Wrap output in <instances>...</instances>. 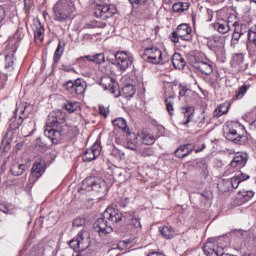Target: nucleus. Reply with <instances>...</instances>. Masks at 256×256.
I'll list each match as a JSON object with an SVG mask.
<instances>
[{"mask_svg": "<svg viewBox=\"0 0 256 256\" xmlns=\"http://www.w3.org/2000/svg\"><path fill=\"white\" fill-rule=\"evenodd\" d=\"M187 91H188L187 87L180 86V92H179L180 97H185V95H187Z\"/></svg>", "mask_w": 256, "mask_h": 256, "instance_id": "bf43d9fd", "label": "nucleus"}, {"mask_svg": "<svg viewBox=\"0 0 256 256\" xmlns=\"http://www.w3.org/2000/svg\"><path fill=\"white\" fill-rule=\"evenodd\" d=\"M54 19L63 23L65 21V0H58L53 7Z\"/></svg>", "mask_w": 256, "mask_h": 256, "instance_id": "f3484780", "label": "nucleus"}, {"mask_svg": "<svg viewBox=\"0 0 256 256\" xmlns=\"http://www.w3.org/2000/svg\"><path fill=\"white\" fill-rule=\"evenodd\" d=\"M130 225L134 227V229H141V218L134 216L130 219Z\"/></svg>", "mask_w": 256, "mask_h": 256, "instance_id": "49530a36", "label": "nucleus"}, {"mask_svg": "<svg viewBox=\"0 0 256 256\" xmlns=\"http://www.w3.org/2000/svg\"><path fill=\"white\" fill-rule=\"evenodd\" d=\"M203 250L206 256H219V243L215 239H209Z\"/></svg>", "mask_w": 256, "mask_h": 256, "instance_id": "a211bd4d", "label": "nucleus"}, {"mask_svg": "<svg viewBox=\"0 0 256 256\" xmlns=\"http://www.w3.org/2000/svg\"><path fill=\"white\" fill-rule=\"evenodd\" d=\"M101 155V144L99 142H95L90 148H88L83 156V161L86 163H90V161H95L97 157Z\"/></svg>", "mask_w": 256, "mask_h": 256, "instance_id": "2eb2a0df", "label": "nucleus"}, {"mask_svg": "<svg viewBox=\"0 0 256 256\" xmlns=\"http://www.w3.org/2000/svg\"><path fill=\"white\" fill-rule=\"evenodd\" d=\"M45 169H47V164L43 158H39L35 161L31 169V179L37 181L39 177H42L43 173H45Z\"/></svg>", "mask_w": 256, "mask_h": 256, "instance_id": "4468645a", "label": "nucleus"}, {"mask_svg": "<svg viewBox=\"0 0 256 256\" xmlns=\"http://www.w3.org/2000/svg\"><path fill=\"white\" fill-rule=\"evenodd\" d=\"M148 256H165V254L160 253V252H152V253L148 254Z\"/></svg>", "mask_w": 256, "mask_h": 256, "instance_id": "0e129e2a", "label": "nucleus"}, {"mask_svg": "<svg viewBox=\"0 0 256 256\" xmlns=\"http://www.w3.org/2000/svg\"><path fill=\"white\" fill-rule=\"evenodd\" d=\"M99 111L100 115H102L103 117H107V115H109V107L100 106Z\"/></svg>", "mask_w": 256, "mask_h": 256, "instance_id": "5fc2aeb1", "label": "nucleus"}, {"mask_svg": "<svg viewBox=\"0 0 256 256\" xmlns=\"http://www.w3.org/2000/svg\"><path fill=\"white\" fill-rule=\"evenodd\" d=\"M105 1H107V0H94V2L96 3V5H98V7H99V5H103L101 3H105Z\"/></svg>", "mask_w": 256, "mask_h": 256, "instance_id": "69168bd1", "label": "nucleus"}, {"mask_svg": "<svg viewBox=\"0 0 256 256\" xmlns=\"http://www.w3.org/2000/svg\"><path fill=\"white\" fill-rule=\"evenodd\" d=\"M144 61L159 65V63H165L167 60L163 59V52L157 47H150L144 50Z\"/></svg>", "mask_w": 256, "mask_h": 256, "instance_id": "423d86ee", "label": "nucleus"}, {"mask_svg": "<svg viewBox=\"0 0 256 256\" xmlns=\"http://www.w3.org/2000/svg\"><path fill=\"white\" fill-rule=\"evenodd\" d=\"M115 59V66L117 67L118 71H120V73H125V71L129 69L131 65H133L134 61L133 54L127 51L116 52Z\"/></svg>", "mask_w": 256, "mask_h": 256, "instance_id": "20e7f679", "label": "nucleus"}, {"mask_svg": "<svg viewBox=\"0 0 256 256\" xmlns=\"http://www.w3.org/2000/svg\"><path fill=\"white\" fill-rule=\"evenodd\" d=\"M7 17V10H5V7L0 6V28L5 25V19Z\"/></svg>", "mask_w": 256, "mask_h": 256, "instance_id": "09e8293b", "label": "nucleus"}, {"mask_svg": "<svg viewBox=\"0 0 256 256\" xmlns=\"http://www.w3.org/2000/svg\"><path fill=\"white\" fill-rule=\"evenodd\" d=\"M82 187L85 191H96L97 193L107 191V183L103 178H95L94 180L87 178L82 181Z\"/></svg>", "mask_w": 256, "mask_h": 256, "instance_id": "39448f33", "label": "nucleus"}, {"mask_svg": "<svg viewBox=\"0 0 256 256\" xmlns=\"http://www.w3.org/2000/svg\"><path fill=\"white\" fill-rule=\"evenodd\" d=\"M100 85L106 91H110L114 97H121V90H119V85L111 76H103L100 80Z\"/></svg>", "mask_w": 256, "mask_h": 256, "instance_id": "9d476101", "label": "nucleus"}, {"mask_svg": "<svg viewBox=\"0 0 256 256\" xmlns=\"http://www.w3.org/2000/svg\"><path fill=\"white\" fill-rule=\"evenodd\" d=\"M231 107V104L229 102H224L220 104L215 110H214V117H221L222 115H225L226 113H229V108Z\"/></svg>", "mask_w": 256, "mask_h": 256, "instance_id": "2f4dec72", "label": "nucleus"}, {"mask_svg": "<svg viewBox=\"0 0 256 256\" xmlns=\"http://www.w3.org/2000/svg\"><path fill=\"white\" fill-rule=\"evenodd\" d=\"M248 40L256 46V25L248 30Z\"/></svg>", "mask_w": 256, "mask_h": 256, "instance_id": "37998d69", "label": "nucleus"}, {"mask_svg": "<svg viewBox=\"0 0 256 256\" xmlns=\"http://www.w3.org/2000/svg\"><path fill=\"white\" fill-rule=\"evenodd\" d=\"M227 23L228 25H232V27H234V32L232 34L233 41H239V39H241V35H243V32L241 31V25H239V18H237V14H231L228 17Z\"/></svg>", "mask_w": 256, "mask_h": 256, "instance_id": "dca6fc26", "label": "nucleus"}, {"mask_svg": "<svg viewBox=\"0 0 256 256\" xmlns=\"http://www.w3.org/2000/svg\"><path fill=\"white\" fill-rule=\"evenodd\" d=\"M6 53L4 69H6V71H13V65H15V53H17V44H8L6 46Z\"/></svg>", "mask_w": 256, "mask_h": 256, "instance_id": "9b49d317", "label": "nucleus"}, {"mask_svg": "<svg viewBox=\"0 0 256 256\" xmlns=\"http://www.w3.org/2000/svg\"><path fill=\"white\" fill-rule=\"evenodd\" d=\"M124 247H127V242L121 241L118 243V249H125Z\"/></svg>", "mask_w": 256, "mask_h": 256, "instance_id": "052dcab7", "label": "nucleus"}, {"mask_svg": "<svg viewBox=\"0 0 256 256\" xmlns=\"http://www.w3.org/2000/svg\"><path fill=\"white\" fill-rule=\"evenodd\" d=\"M240 180L239 178L234 175L232 178L224 181V184L228 186V189H237L239 187Z\"/></svg>", "mask_w": 256, "mask_h": 256, "instance_id": "58836bf2", "label": "nucleus"}, {"mask_svg": "<svg viewBox=\"0 0 256 256\" xmlns=\"http://www.w3.org/2000/svg\"><path fill=\"white\" fill-rule=\"evenodd\" d=\"M215 29H217L218 33H228V31L231 29V26H229V23L225 20H220L215 24Z\"/></svg>", "mask_w": 256, "mask_h": 256, "instance_id": "72a5a7b5", "label": "nucleus"}, {"mask_svg": "<svg viewBox=\"0 0 256 256\" xmlns=\"http://www.w3.org/2000/svg\"><path fill=\"white\" fill-rule=\"evenodd\" d=\"M172 10L173 13H185V11L189 10V3L183 1L173 2Z\"/></svg>", "mask_w": 256, "mask_h": 256, "instance_id": "c756f323", "label": "nucleus"}, {"mask_svg": "<svg viewBox=\"0 0 256 256\" xmlns=\"http://www.w3.org/2000/svg\"><path fill=\"white\" fill-rule=\"evenodd\" d=\"M239 125L237 124H229L224 128V136L228 141H233V143H238V145H241V143L245 142V136L237 133V128Z\"/></svg>", "mask_w": 256, "mask_h": 256, "instance_id": "6e6552de", "label": "nucleus"}, {"mask_svg": "<svg viewBox=\"0 0 256 256\" xmlns=\"http://www.w3.org/2000/svg\"><path fill=\"white\" fill-rule=\"evenodd\" d=\"M136 139H129V141H137V139H141L144 145H153L155 143V137L149 133L142 132L140 135H136Z\"/></svg>", "mask_w": 256, "mask_h": 256, "instance_id": "cd10ccee", "label": "nucleus"}, {"mask_svg": "<svg viewBox=\"0 0 256 256\" xmlns=\"http://www.w3.org/2000/svg\"><path fill=\"white\" fill-rule=\"evenodd\" d=\"M34 25V39L35 41H40V43H43V39H45V28L43 27V24H41V21H37Z\"/></svg>", "mask_w": 256, "mask_h": 256, "instance_id": "a878e982", "label": "nucleus"}, {"mask_svg": "<svg viewBox=\"0 0 256 256\" xmlns=\"http://www.w3.org/2000/svg\"><path fill=\"white\" fill-rule=\"evenodd\" d=\"M166 109L169 115H173V111H175V108H173V96L166 99Z\"/></svg>", "mask_w": 256, "mask_h": 256, "instance_id": "c03bdc74", "label": "nucleus"}, {"mask_svg": "<svg viewBox=\"0 0 256 256\" xmlns=\"http://www.w3.org/2000/svg\"><path fill=\"white\" fill-rule=\"evenodd\" d=\"M131 5H145L147 0H128Z\"/></svg>", "mask_w": 256, "mask_h": 256, "instance_id": "6e6d98bb", "label": "nucleus"}, {"mask_svg": "<svg viewBox=\"0 0 256 256\" xmlns=\"http://www.w3.org/2000/svg\"><path fill=\"white\" fill-rule=\"evenodd\" d=\"M89 245H91V241L89 240V237L83 234V232H79L77 238L72 239L69 242V246L71 247V249L78 253L89 249Z\"/></svg>", "mask_w": 256, "mask_h": 256, "instance_id": "0eeeda50", "label": "nucleus"}, {"mask_svg": "<svg viewBox=\"0 0 256 256\" xmlns=\"http://www.w3.org/2000/svg\"><path fill=\"white\" fill-rule=\"evenodd\" d=\"M249 160V156L244 152H236L233 160L231 161V167H245L247 165V161Z\"/></svg>", "mask_w": 256, "mask_h": 256, "instance_id": "4be33fe9", "label": "nucleus"}, {"mask_svg": "<svg viewBox=\"0 0 256 256\" xmlns=\"http://www.w3.org/2000/svg\"><path fill=\"white\" fill-rule=\"evenodd\" d=\"M248 90L249 85H243L242 87H240L236 94V99H243V97H245V93H247Z\"/></svg>", "mask_w": 256, "mask_h": 256, "instance_id": "a18cd8bd", "label": "nucleus"}, {"mask_svg": "<svg viewBox=\"0 0 256 256\" xmlns=\"http://www.w3.org/2000/svg\"><path fill=\"white\" fill-rule=\"evenodd\" d=\"M114 127H118V129H121L126 135L127 139H137V134L131 133L129 131V127H127V121L124 118H116L113 120Z\"/></svg>", "mask_w": 256, "mask_h": 256, "instance_id": "aec40b11", "label": "nucleus"}, {"mask_svg": "<svg viewBox=\"0 0 256 256\" xmlns=\"http://www.w3.org/2000/svg\"><path fill=\"white\" fill-rule=\"evenodd\" d=\"M123 220V214L116 208L109 206L103 213V217L96 221L95 229L100 235H107L113 232Z\"/></svg>", "mask_w": 256, "mask_h": 256, "instance_id": "f257e3e1", "label": "nucleus"}, {"mask_svg": "<svg viewBox=\"0 0 256 256\" xmlns=\"http://www.w3.org/2000/svg\"><path fill=\"white\" fill-rule=\"evenodd\" d=\"M66 11H68L69 15L75 13V4L72 0H66Z\"/></svg>", "mask_w": 256, "mask_h": 256, "instance_id": "8fccbe9b", "label": "nucleus"}, {"mask_svg": "<svg viewBox=\"0 0 256 256\" xmlns=\"http://www.w3.org/2000/svg\"><path fill=\"white\" fill-rule=\"evenodd\" d=\"M77 63L79 67L85 68L87 67V63H89V58H87V56H82L77 59Z\"/></svg>", "mask_w": 256, "mask_h": 256, "instance_id": "603ef678", "label": "nucleus"}, {"mask_svg": "<svg viewBox=\"0 0 256 256\" xmlns=\"http://www.w3.org/2000/svg\"><path fill=\"white\" fill-rule=\"evenodd\" d=\"M194 67L204 75H211L213 73V66L206 61H196Z\"/></svg>", "mask_w": 256, "mask_h": 256, "instance_id": "b1692460", "label": "nucleus"}, {"mask_svg": "<svg viewBox=\"0 0 256 256\" xmlns=\"http://www.w3.org/2000/svg\"><path fill=\"white\" fill-rule=\"evenodd\" d=\"M6 81H7V76H5V74L0 76V89H5Z\"/></svg>", "mask_w": 256, "mask_h": 256, "instance_id": "4d7b16f0", "label": "nucleus"}, {"mask_svg": "<svg viewBox=\"0 0 256 256\" xmlns=\"http://www.w3.org/2000/svg\"><path fill=\"white\" fill-rule=\"evenodd\" d=\"M25 37V29L18 28L16 33L14 34V38L17 39V41H21Z\"/></svg>", "mask_w": 256, "mask_h": 256, "instance_id": "3c124183", "label": "nucleus"}, {"mask_svg": "<svg viewBox=\"0 0 256 256\" xmlns=\"http://www.w3.org/2000/svg\"><path fill=\"white\" fill-rule=\"evenodd\" d=\"M117 13V7L115 5H99L95 9V15L98 19H109Z\"/></svg>", "mask_w": 256, "mask_h": 256, "instance_id": "f8f14e48", "label": "nucleus"}, {"mask_svg": "<svg viewBox=\"0 0 256 256\" xmlns=\"http://www.w3.org/2000/svg\"><path fill=\"white\" fill-rule=\"evenodd\" d=\"M65 109L66 111H68V113H75L77 111H79V109H81V105L79 104V102H67L65 105Z\"/></svg>", "mask_w": 256, "mask_h": 256, "instance_id": "ea45409f", "label": "nucleus"}, {"mask_svg": "<svg viewBox=\"0 0 256 256\" xmlns=\"http://www.w3.org/2000/svg\"><path fill=\"white\" fill-rule=\"evenodd\" d=\"M172 63L175 69H184L186 65L185 58L179 53L172 56Z\"/></svg>", "mask_w": 256, "mask_h": 256, "instance_id": "c85d7f7f", "label": "nucleus"}, {"mask_svg": "<svg viewBox=\"0 0 256 256\" xmlns=\"http://www.w3.org/2000/svg\"><path fill=\"white\" fill-rule=\"evenodd\" d=\"M65 49L63 48V46H61V42H59L57 49L54 52V57H53V61L54 63H59L61 57L63 56Z\"/></svg>", "mask_w": 256, "mask_h": 256, "instance_id": "a19ab883", "label": "nucleus"}, {"mask_svg": "<svg viewBox=\"0 0 256 256\" xmlns=\"http://www.w3.org/2000/svg\"><path fill=\"white\" fill-rule=\"evenodd\" d=\"M88 61L92 63H96L97 65H101V63H105V54L98 53L96 55H88L87 56Z\"/></svg>", "mask_w": 256, "mask_h": 256, "instance_id": "e433bc0d", "label": "nucleus"}, {"mask_svg": "<svg viewBox=\"0 0 256 256\" xmlns=\"http://www.w3.org/2000/svg\"><path fill=\"white\" fill-rule=\"evenodd\" d=\"M236 177L238 178V180H239L240 183H241V181H247V179H249V174H245V173H243V172H238V173L236 174Z\"/></svg>", "mask_w": 256, "mask_h": 256, "instance_id": "864d4df0", "label": "nucleus"}, {"mask_svg": "<svg viewBox=\"0 0 256 256\" xmlns=\"http://www.w3.org/2000/svg\"><path fill=\"white\" fill-rule=\"evenodd\" d=\"M251 128L256 131V120L251 124Z\"/></svg>", "mask_w": 256, "mask_h": 256, "instance_id": "338daca9", "label": "nucleus"}, {"mask_svg": "<svg viewBox=\"0 0 256 256\" xmlns=\"http://www.w3.org/2000/svg\"><path fill=\"white\" fill-rule=\"evenodd\" d=\"M91 225V220L85 216H79L73 220L74 227H87Z\"/></svg>", "mask_w": 256, "mask_h": 256, "instance_id": "473e14b6", "label": "nucleus"}, {"mask_svg": "<svg viewBox=\"0 0 256 256\" xmlns=\"http://www.w3.org/2000/svg\"><path fill=\"white\" fill-rule=\"evenodd\" d=\"M160 233L164 239H173L175 237V230L170 226L160 228Z\"/></svg>", "mask_w": 256, "mask_h": 256, "instance_id": "f704fd0d", "label": "nucleus"}, {"mask_svg": "<svg viewBox=\"0 0 256 256\" xmlns=\"http://www.w3.org/2000/svg\"><path fill=\"white\" fill-rule=\"evenodd\" d=\"M125 170L121 169V168H117L115 171V175H117L118 177H121L123 175Z\"/></svg>", "mask_w": 256, "mask_h": 256, "instance_id": "680f3d73", "label": "nucleus"}, {"mask_svg": "<svg viewBox=\"0 0 256 256\" xmlns=\"http://www.w3.org/2000/svg\"><path fill=\"white\" fill-rule=\"evenodd\" d=\"M193 153V148L191 147V144H184L180 145L176 150H175V157L178 159H184V157H187Z\"/></svg>", "mask_w": 256, "mask_h": 256, "instance_id": "393cba45", "label": "nucleus"}, {"mask_svg": "<svg viewBox=\"0 0 256 256\" xmlns=\"http://www.w3.org/2000/svg\"><path fill=\"white\" fill-rule=\"evenodd\" d=\"M245 61V58L243 57L242 54H236L232 58V65L233 67H240L241 64Z\"/></svg>", "mask_w": 256, "mask_h": 256, "instance_id": "79ce46f5", "label": "nucleus"}, {"mask_svg": "<svg viewBox=\"0 0 256 256\" xmlns=\"http://www.w3.org/2000/svg\"><path fill=\"white\" fill-rule=\"evenodd\" d=\"M211 49L220 59H225V37L215 35L211 44Z\"/></svg>", "mask_w": 256, "mask_h": 256, "instance_id": "ddd939ff", "label": "nucleus"}, {"mask_svg": "<svg viewBox=\"0 0 256 256\" xmlns=\"http://www.w3.org/2000/svg\"><path fill=\"white\" fill-rule=\"evenodd\" d=\"M194 111L195 110L191 107H188L185 109L184 117H187V120H186V122H184V125L189 124V122L191 121V117H193Z\"/></svg>", "mask_w": 256, "mask_h": 256, "instance_id": "de8ad7c7", "label": "nucleus"}, {"mask_svg": "<svg viewBox=\"0 0 256 256\" xmlns=\"http://www.w3.org/2000/svg\"><path fill=\"white\" fill-rule=\"evenodd\" d=\"M172 41L173 43H179V36L175 32L172 33Z\"/></svg>", "mask_w": 256, "mask_h": 256, "instance_id": "e2e57ef3", "label": "nucleus"}, {"mask_svg": "<svg viewBox=\"0 0 256 256\" xmlns=\"http://www.w3.org/2000/svg\"><path fill=\"white\" fill-rule=\"evenodd\" d=\"M25 169H27V165L14 163L10 171L12 175L19 176V175H23V171H25Z\"/></svg>", "mask_w": 256, "mask_h": 256, "instance_id": "c9c22d12", "label": "nucleus"}, {"mask_svg": "<svg viewBox=\"0 0 256 256\" xmlns=\"http://www.w3.org/2000/svg\"><path fill=\"white\" fill-rule=\"evenodd\" d=\"M35 125L36 124H35L34 120H30V121H28V123H25L22 126V134L24 135V137H31V135H33V133H35V131L37 130Z\"/></svg>", "mask_w": 256, "mask_h": 256, "instance_id": "bb28decb", "label": "nucleus"}, {"mask_svg": "<svg viewBox=\"0 0 256 256\" xmlns=\"http://www.w3.org/2000/svg\"><path fill=\"white\" fill-rule=\"evenodd\" d=\"M126 149L136 151V153H140L142 157H151V155H153V150H151L150 148H144L142 150L141 147L137 145V141L128 140L126 144Z\"/></svg>", "mask_w": 256, "mask_h": 256, "instance_id": "412c9836", "label": "nucleus"}, {"mask_svg": "<svg viewBox=\"0 0 256 256\" xmlns=\"http://www.w3.org/2000/svg\"><path fill=\"white\" fill-rule=\"evenodd\" d=\"M63 127H65V112L57 110L54 118L47 121L44 135L48 137L52 143L57 144L64 135Z\"/></svg>", "mask_w": 256, "mask_h": 256, "instance_id": "f03ea898", "label": "nucleus"}, {"mask_svg": "<svg viewBox=\"0 0 256 256\" xmlns=\"http://www.w3.org/2000/svg\"><path fill=\"white\" fill-rule=\"evenodd\" d=\"M206 118H207V114H205V112H201L197 119V123H205Z\"/></svg>", "mask_w": 256, "mask_h": 256, "instance_id": "13d9d810", "label": "nucleus"}, {"mask_svg": "<svg viewBox=\"0 0 256 256\" xmlns=\"http://www.w3.org/2000/svg\"><path fill=\"white\" fill-rule=\"evenodd\" d=\"M33 111V105L27 104L26 102L17 105L14 116L10 119L11 129H19L23 125V121L31 115Z\"/></svg>", "mask_w": 256, "mask_h": 256, "instance_id": "7ed1b4c3", "label": "nucleus"}, {"mask_svg": "<svg viewBox=\"0 0 256 256\" xmlns=\"http://www.w3.org/2000/svg\"><path fill=\"white\" fill-rule=\"evenodd\" d=\"M174 35L183 41H191V27L189 24H180L174 32Z\"/></svg>", "mask_w": 256, "mask_h": 256, "instance_id": "6ab92c4d", "label": "nucleus"}, {"mask_svg": "<svg viewBox=\"0 0 256 256\" xmlns=\"http://www.w3.org/2000/svg\"><path fill=\"white\" fill-rule=\"evenodd\" d=\"M255 196L253 190H241L236 197V205H245V203L251 201Z\"/></svg>", "mask_w": 256, "mask_h": 256, "instance_id": "5701e85b", "label": "nucleus"}, {"mask_svg": "<svg viewBox=\"0 0 256 256\" xmlns=\"http://www.w3.org/2000/svg\"><path fill=\"white\" fill-rule=\"evenodd\" d=\"M135 93H136L135 86L131 84H127L122 88V93H120V95H122L124 99H131L133 98Z\"/></svg>", "mask_w": 256, "mask_h": 256, "instance_id": "7c9ffc66", "label": "nucleus"}, {"mask_svg": "<svg viewBox=\"0 0 256 256\" xmlns=\"http://www.w3.org/2000/svg\"><path fill=\"white\" fill-rule=\"evenodd\" d=\"M243 256H256V254L255 253H246Z\"/></svg>", "mask_w": 256, "mask_h": 256, "instance_id": "774afa93", "label": "nucleus"}, {"mask_svg": "<svg viewBox=\"0 0 256 256\" xmlns=\"http://www.w3.org/2000/svg\"><path fill=\"white\" fill-rule=\"evenodd\" d=\"M110 155L117 161H123V159H125V152L115 146H113Z\"/></svg>", "mask_w": 256, "mask_h": 256, "instance_id": "4c0bfd02", "label": "nucleus"}, {"mask_svg": "<svg viewBox=\"0 0 256 256\" xmlns=\"http://www.w3.org/2000/svg\"><path fill=\"white\" fill-rule=\"evenodd\" d=\"M87 90V82L83 79H76L74 81H68L66 83V91L70 93V95H84Z\"/></svg>", "mask_w": 256, "mask_h": 256, "instance_id": "1a4fd4ad", "label": "nucleus"}]
</instances>
